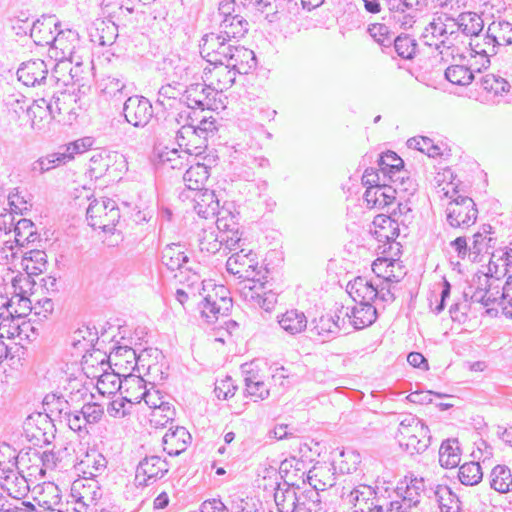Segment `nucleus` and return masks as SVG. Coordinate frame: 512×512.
<instances>
[{
    "instance_id": "obj_48",
    "label": "nucleus",
    "mask_w": 512,
    "mask_h": 512,
    "mask_svg": "<svg viewBox=\"0 0 512 512\" xmlns=\"http://www.w3.org/2000/svg\"><path fill=\"white\" fill-rule=\"evenodd\" d=\"M124 380L122 381L119 374L104 373L102 374L97 383V388L102 394H113L120 391L123 394Z\"/></svg>"
},
{
    "instance_id": "obj_30",
    "label": "nucleus",
    "mask_w": 512,
    "mask_h": 512,
    "mask_svg": "<svg viewBox=\"0 0 512 512\" xmlns=\"http://www.w3.org/2000/svg\"><path fill=\"white\" fill-rule=\"evenodd\" d=\"M47 265L46 253L38 249L26 251L21 260V266L28 275H38L44 272Z\"/></svg>"
},
{
    "instance_id": "obj_28",
    "label": "nucleus",
    "mask_w": 512,
    "mask_h": 512,
    "mask_svg": "<svg viewBox=\"0 0 512 512\" xmlns=\"http://www.w3.org/2000/svg\"><path fill=\"white\" fill-rule=\"evenodd\" d=\"M161 262L169 270L182 269L188 262V256L180 244L172 243L166 245L161 252Z\"/></svg>"
},
{
    "instance_id": "obj_63",
    "label": "nucleus",
    "mask_w": 512,
    "mask_h": 512,
    "mask_svg": "<svg viewBox=\"0 0 512 512\" xmlns=\"http://www.w3.org/2000/svg\"><path fill=\"white\" fill-rule=\"evenodd\" d=\"M464 296V301L453 304L449 310L452 320L459 323H464L467 320L471 308V303L467 300L468 293H465Z\"/></svg>"
},
{
    "instance_id": "obj_1",
    "label": "nucleus",
    "mask_w": 512,
    "mask_h": 512,
    "mask_svg": "<svg viewBox=\"0 0 512 512\" xmlns=\"http://www.w3.org/2000/svg\"><path fill=\"white\" fill-rule=\"evenodd\" d=\"M334 473L327 466L313 467L307 474V482L311 486L297 494L293 512H319L322 509V501L319 491L333 487L336 482Z\"/></svg>"
},
{
    "instance_id": "obj_39",
    "label": "nucleus",
    "mask_w": 512,
    "mask_h": 512,
    "mask_svg": "<svg viewBox=\"0 0 512 512\" xmlns=\"http://www.w3.org/2000/svg\"><path fill=\"white\" fill-rule=\"evenodd\" d=\"M278 322L281 328L291 335L302 332L307 325L304 313L297 310L286 311Z\"/></svg>"
},
{
    "instance_id": "obj_11",
    "label": "nucleus",
    "mask_w": 512,
    "mask_h": 512,
    "mask_svg": "<svg viewBox=\"0 0 512 512\" xmlns=\"http://www.w3.org/2000/svg\"><path fill=\"white\" fill-rule=\"evenodd\" d=\"M225 36L218 32L205 34L200 44V53L208 64L226 62L232 45Z\"/></svg>"
},
{
    "instance_id": "obj_33",
    "label": "nucleus",
    "mask_w": 512,
    "mask_h": 512,
    "mask_svg": "<svg viewBox=\"0 0 512 512\" xmlns=\"http://www.w3.org/2000/svg\"><path fill=\"white\" fill-rule=\"evenodd\" d=\"M70 160L71 154L65 151L51 153L34 161L31 164V171L33 173L43 174L62 164H66Z\"/></svg>"
},
{
    "instance_id": "obj_27",
    "label": "nucleus",
    "mask_w": 512,
    "mask_h": 512,
    "mask_svg": "<svg viewBox=\"0 0 512 512\" xmlns=\"http://www.w3.org/2000/svg\"><path fill=\"white\" fill-rule=\"evenodd\" d=\"M209 169L203 163L191 165L183 175L186 187L190 190L201 191L210 176Z\"/></svg>"
},
{
    "instance_id": "obj_20",
    "label": "nucleus",
    "mask_w": 512,
    "mask_h": 512,
    "mask_svg": "<svg viewBox=\"0 0 512 512\" xmlns=\"http://www.w3.org/2000/svg\"><path fill=\"white\" fill-rule=\"evenodd\" d=\"M446 20L451 22L450 34L461 31L466 36H478L484 28V22L480 15L475 12H463L457 18L444 14Z\"/></svg>"
},
{
    "instance_id": "obj_6",
    "label": "nucleus",
    "mask_w": 512,
    "mask_h": 512,
    "mask_svg": "<svg viewBox=\"0 0 512 512\" xmlns=\"http://www.w3.org/2000/svg\"><path fill=\"white\" fill-rule=\"evenodd\" d=\"M59 25L54 15H43L31 25L30 37L36 45H49L56 49H63L62 41L64 32L58 31Z\"/></svg>"
},
{
    "instance_id": "obj_60",
    "label": "nucleus",
    "mask_w": 512,
    "mask_h": 512,
    "mask_svg": "<svg viewBox=\"0 0 512 512\" xmlns=\"http://www.w3.org/2000/svg\"><path fill=\"white\" fill-rule=\"evenodd\" d=\"M500 306L502 313L512 319V275L508 276L500 295Z\"/></svg>"
},
{
    "instance_id": "obj_41",
    "label": "nucleus",
    "mask_w": 512,
    "mask_h": 512,
    "mask_svg": "<svg viewBox=\"0 0 512 512\" xmlns=\"http://www.w3.org/2000/svg\"><path fill=\"white\" fill-rule=\"evenodd\" d=\"M107 465L106 458L95 451L87 453L86 457L79 463V469L89 477H96L101 474Z\"/></svg>"
},
{
    "instance_id": "obj_40",
    "label": "nucleus",
    "mask_w": 512,
    "mask_h": 512,
    "mask_svg": "<svg viewBox=\"0 0 512 512\" xmlns=\"http://www.w3.org/2000/svg\"><path fill=\"white\" fill-rule=\"evenodd\" d=\"M429 432V428L420 419L413 415H406L398 427V440L414 434H419L420 438H423L425 433Z\"/></svg>"
},
{
    "instance_id": "obj_15",
    "label": "nucleus",
    "mask_w": 512,
    "mask_h": 512,
    "mask_svg": "<svg viewBox=\"0 0 512 512\" xmlns=\"http://www.w3.org/2000/svg\"><path fill=\"white\" fill-rule=\"evenodd\" d=\"M43 406L45 408L46 414H38V418L40 419L42 425L48 427L52 426L51 421L48 420V418L52 420V417H54L59 421H64L72 411L69 401L65 399L64 396L54 393L47 394L44 397Z\"/></svg>"
},
{
    "instance_id": "obj_31",
    "label": "nucleus",
    "mask_w": 512,
    "mask_h": 512,
    "mask_svg": "<svg viewBox=\"0 0 512 512\" xmlns=\"http://www.w3.org/2000/svg\"><path fill=\"white\" fill-rule=\"evenodd\" d=\"M487 39L489 44L492 43V50L495 44H512V24L506 21L492 22L487 29Z\"/></svg>"
},
{
    "instance_id": "obj_7",
    "label": "nucleus",
    "mask_w": 512,
    "mask_h": 512,
    "mask_svg": "<svg viewBox=\"0 0 512 512\" xmlns=\"http://www.w3.org/2000/svg\"><path fill=\"white\" fill-rule=\"evenodd\" d=\"M340 496L345 503L353 506L355 512H383L382 506L378 504L375 489L369 485L343 487Z\"/></svg>"
},
{
    "instance_id": "obj_47",
    "label": "nucleus",
    "mask_w": 512,
    "mask_h": 512,
    "mask_svg": "<svg viewBox=\"0 0 512 512\" xmlns=\"http://www.w3.org/2000/svg\"><path fill=\"white\" fill-rule=\"evenodd\" d=\"M102 92L106 97L113 98L117 102H121L129 97L126 83L123 80L114 77L107 78L104 87L102 88Z\"/></svg>"
},
{
    "instance_id": "obj_32",
    "label": "nucleus",
    "mask_w": 512,
    "mask_h": 512,
    "mask_svg": "<svg viewBox=\"0 0 512 512\" xmlns=\"http://www.w3.org/2000/svg\"><path fill=\"white\" fill-rule=\"evenodd\" d=\"M461 461L459 442L457 439H447L439 449V463L444 468H454Z\"/></svg>"
},
{
    "instance_id": "obj_45",
    "label": "nucleus",
    "mask_w": 512,
    "mask_h": 512,
    "mask_svg": "<svg viewBox=\"0 0 512 512\" xmlns=\"http://www.w3.org/2000/svg\"><path fill=\"white\" fill-rule=\"evenodd\" d=\"M133 396H119L113 399L107 407L108 414L114 418H123L129 415L133 405L137 404V400H133Z\"/></svg>"
},
{
    "instance_id": "obj_57",
    "label": "nucleus",
    "mask_w": 512,
    "mask_h": 512,
    "mask_svg": "<svg viewBox=\"0 0 512 512\" xmlns=\"http://www.w3.org/2000/svg\"><path fill=\"white\" fill-rule=\"evenodd\" d=\"M181 94V89L167 84L162 86L158 91V98L156 100V104L166 108L165 101H172L173 104H169L170 107H173L174 104H181V100H177L178 96Z\"/></svg>"
},
{
    "instance_id": "obj_10",
    "label": "nucleus",
    "mask_w": 512,
    "mask_h": 512,
    "mask_svg": "<svg viewBox=\"0 0 512 512\" xmlns=\"http://www.w3.org/2000/svg\"><path fill=\"white\" fill-rule=\"evenodd\" d=\"M226 268L230 274L237 275L239 279H242L239 283L240 287L248 280H257V276L261 274V271L257 270L256 254L251 250L246 252L245 249H241L231 255L226 262Z\"/></svg>"
},
{
    "instance_id": "obj_14",
    "label": "nucleus",
    "mask_w": 512,
    "mask_h": 512,
    "mask_svg": "<svg viewBox=\"0 0 512 512\" xmlns=\"http://www.w3.org/2000/svg\"><path fill=\"white\" fill-rule=\"evenodd\" d=\"M218 290L215 296L210 294L205 296L200 304L202 316L209 323L217 320L219 316L228 315L232 308V299L225 295L226 289L224 286H220Z\"/></svg>"
},
{
    "instance_id": "obj_2",
    "label": "nucleus",
    "mask_w": 512,
    "mask_h": 512,
    "mask_svg": "<svg viewBox=\"0 0 512 512\" xmlns=\"http://www.w3.org/2000/svg\"><path fill=\"white\" fill-rule=\"evenodd\" d=\"M162 125L164 129L176 132L177 144L181 149H184V154L199 155L205 150L203 140L197 138L194 119L190 112H168Z\"/></svg>"
},
{
    "instance_id": "obj_19",
    "label": "nucleus",
    "mask_w": 512,
    "mask_h": 512,
    "mask_svg": "<svg viewBox=\"0 0 512 512\" xmlns=\"http://www.w3.org/2000/svg\"><path fill=\"white\" fill-rule=\"evenodd\" d=\"M48 69L41 59L30 60L22 63L17 70V77L26 86L35 87L46 83Z\"/></svg>"
},
{
    "instance_id": "obj_58",
    "label": "nucleus",
    "mask_w": 512,
    "mask_h": 512,
    "mask_svg": "<svg viewBox=\"0 0 512 512\" xmlns=\"http://www.w3.org/2000/svg\"><path fill=\"white\" fill-rule=\"evenodd\" d=\"M371 37L381 46L389 47L392 44V36L389 28L385 24L374 23L368 28Z\"/></svg>"
},
{
    "instance_id": "obj_5",
    "label": "nucleus",
    "mask_w": 512,
    "mask_h": 512,
    "mask_svg": "<svg viewBox=\"0 0 512 512\" xmlns=\"http://www.w3.org/2000/svg\"><path fill=\"white\" fill-rule=\"evenodd\" d=\"M233 2H221L219 4L217 21L218 33L229 41L240 39L249 30L248 21L240 14H236Z\"/></svg>"
},
{
    "instance_id": "obj_25",
    "label": "nucleus",
    "mask_w": 512,
    "mask_h": 512,
    "mask_svg": "<svg viewBox=\"0 0 512 512\" xmlns=\"http://www.w3.org/2000/svg\"><path fill=\"white\" fill-rule=\"evenodd\" d=\"M387 213H389V215L377 216L374 223L378 220H382L389 226H393L394 222H400L401 225L407 229L414 219V213L409 199H405L404 201L399 200L396 207H388Z\"/></svg>"
},
{
    "instance_id": "obj_35",
    "label": "nucleus",
    "mask_w": 512,
    "mask_h": 512,
    "mask_svg": "<svg viewBox=\"0 0 512 512\" xmlns=\"http://www.w3.org/2000/svg\"><path fill=\"white\" fill-rule=\"evenodd\" d=\"M198 245L201 252L215 254L223 246L222 239L213 225L202 228L198 234Z\"/></svg>"
},
{
    "instance_id": "obj_37",
    "label": "nucleus",
    "mask_w": 512,
    "mask_h": 512,
    "mask_svg": "<svg viewBox=\"0 0 512 512\" xmlns=\"http://www.w3.org/2000/svg\"><path fill=\"white\" fill-rule=\"evenodd\" d=\"M189 154H184V149H169L166 147L159 153V163L164 170H182L186 166Z\"/></svg>"
},
{
    "instance_id": "obj_22",
    "label": "nucleus",
    "mask_w": 512,
    "mask_h": 512,
    "mask_svg": "<svg viewBox=\"0 0 512 512\" xmlns=\"http://www.w3.org/2000/svg\"><path fill=\"white\" fill-rule=\"evenodd\" d=\"M191 440L192 437L185 427H170L162 438L163 449L170 456H178L187 449Z\"/></svg>"
},
{
    "instance_id": "obj_36",
    "label": "nucleus",
    "mask_w": 512,
    "mask_h": 512,
    "mask_svg": "<svg viewBox=\"0 0 512 512\" xmlns=\"http://www.w3.org/2000/svg\"><path fill=\"white\" fill-rule=\"evenodd\" d=\"M490 486L499 493L512 490V472L505 465H496L490 474Z\"/></svg>"
},
{
    "instance_id": "obj_52",
    "label": "nucleus",
    "mask_w": 512,
    "mask_h": 512,
    "mask_svg": "<svg viewBox=\"0 0 512 512\" xmlns=\"http://www.w3.org/2000/svg\"><path fill=\"white\" fill-rule=\"evenodd\" d=\"M392 43L394 44V49L398 56L403 59L413 58L416 52L417 43L409 35H399L392 39Z\"/></svg>"
},
{
    "instance_id": "obj_64",
    "label": "nucleus",
    "mask_w": 512,
    "mask_h": 512,
    "mask_svg": "<svg viewBox=\"0 0 512 512\" xmlns=\"http://www.w3.org/2000/svg\"><path fill=\"white\" fill-rule=\"evenodd\" d=\"M123 389V393H126L125 396L139 395L146 389V383L142 377L131 375L124 379Z\"/></svg>"
},
{
    "instance_id": "obj_61",
    "label": "nucleus",
    "mask_w": 512,
    "mask_h": 512,
    "mask_svg": "<svg viewBox=\"0 0 512 512\" xmlns=\"http://www.w3.org/2000/svg\"><path fill=\"white\" fill-rule=\"evenodd\" d=\"M79 411L90 426L98 423L104 414L102 406L98 403H85Z\"/></svg>"
},
{
    "instance_id": "obj_17",
    "label": "nucleus",
    "mask_w": 512,
    "mask_h": 512,
    "mask_svg": "<svg viewBox=\"0 0 512 512\" xmlns=\"http://www.w3.org/2000/svg\"><path fill=\"white\" fill-rule=\"evenodd\" d=\"M396 199L395 190L386 182H383L382 185L367 187L364 193V200L368 208L386 210V212L388 207L394 206Z\"/></svg>"
},
{
    "instance_id": "obj_23",
    "label": "nucleus",
    "mask_w": 512,
    "mask_h": 512,
    "mask_svg": "<svg viewBox=\"0 0 512 512\" xmlns=\"http://www.w3.org/2000/svg\"><path fill=\"white\" fill-rule=\"evenodd\" d=\"M347 292L356 304H372L377 298L376 281L356 277L348 283Z\"/></svg>"
},
{
    "instance_id": "obj_18",
    "label": "nucleus",
    "mask_w": 512,
    "mask_h": 512,
    "mask_svg": "<svg viewBox=\"0 0 512 512\" xmlns=\"http://www.w3.org/2000/svg\"><path fill=\"white\" fill-rule=\"evenodd\" d=\"M340 313L347 316L349 324L355 330L368 327L377 319V310L372 304H356L352 308L342 306Z\"/></svg>"
},
{
    "instance_id": "obj_24",
    "label": "nucleus",
    "mask_w": 512,
    "mask_h": 512,
    "mask_svg": "<svg viewBox=\"0 0 512 512\" xmlns=\"http://www.w3.org/2000/svg\"><path fill=\"white\" fill-rule=\"evenodd\" d=\"M226 62L239 74H248L257 65L256 56L252 50L235 45H232Z\"/></svg>"
},
{
    "instance_id": "obj_16",
    "label": "nucleus",
    "mask_w": 512,
    "mask_h": 512,
    "mask_svg": "<svg viewBox=\"0 0 512 512\" xmlns=\"http://www.w3.org/2000/svg\"><path fill=\"white\" fill-rule=\"evenodd\" d=\"M133 400H137V404L144 401L145 404L152 409L150 414V422L152 424H162L158 419L159 411L166 412V419H173L175 410L171 407L169 402L163 400L160 391L144 389L139 395L133 396Z\"/></svg>"
},
{
    "instance_id": "obj_34",
    "label": "nucleus",
    "mask_w": 512,
    "mask_h": 512,
    "mask_svg": "<svg viewBox=\"0 0 512 512\" xmlns=\"http://www.w3.org/2000/svg\"><path fill=\"white\" fill-rule=\"evenodd\" d=\"M394 268L401 270V265L398 261L388 258L376 259L372 264V270L377 276L376 282H379V280L399 282L401 275L394 274Z\"/></svg>"
},
{
    "instance_id": "obj_21",
    "label": "nucleus",
    "mask_w": 512,
    "mask_h": 512,
    "mask_svg": "<svg viewBox=\"0 0 512 512\" xmlns=\"http://www.w3.org/2000/svg\"><path fill=\"white\" fill-rule=\"evenodd\" d=\"M27 115L31 120V127L36 131H44L54 119L53 103L45 98L34 100L27 108Z\"/></svg>"
},
{
    "instance_id": "obj_8",
    "label": "nucleus",
    "mask_w": 512,
    "mask_h": 512,
    "mask_svg": "<svg viewBox=\"0 0 512 512\" xmlns=\"http://www.w3.org/2000/svg\"><path fill=\"white\" fill-rule=\"evenodd\" d=\"M242 298L255 307L271 311L277 303V295L267 288V282L258 277L257 280H248L239 287Z\"/></svg>"
},
{
    "instance_id": "obj_29",
    "label": "nucleus",
    "mask_w": 512,
    "mask_h": 512,
    "mask_svg": "<svg viewBox=\"0 0 512 512\" xmlns=\"http://www.w3.org/2000/svg\"><path fill=\"white\" fill-rule=\"evenodd\" d=\"M25 291L21 289L19 293H15L11 299L5 301L2 307L6 309L7 318L18 317L22 318L27 316L32 310V302L25 295Z\"/></svg>"
},
{
    "instance_id": "obj_51",
    "label": "nucleus",
    "mask_w": 512,
    "mask_h": 512,
    "mask_svg": "<svg viewBox=\"0 0 512 512\" xmlns=\"http://www.w3.org/2000/svg\"><path fill=\"white\" fill-rule=\"evenodd\" d=\"M395 190V196L404 194L403 197L413 195L417 191V183L409 176L408 171L399 172L394 181L389 183Z\"/></svg>"
},
{
    "instance_id": "obj_9",
    "label": "nucleus",
    "mask_w": 512,
    "mask_h": 512,
    "mask_svg": "<svg viewBox=\"0 0 512 512\" xmlns=\"http://www.w3.org/2000/svg\"><path fill=\"white\" fill-rule=\"evenodd\" d=\"M122 114L127 123L136 128H144L152 119L154 110L146 97L133 95L125 99Z\"/></svg>"
},
{
    "instance_id": "obj_44",
    "label": "nucleus",
    "mask_w": 512,
    "mask_h": 512,
    "mask_svg": "<svg viewBox=\"0 0 512 512\" xmlns=\"http://www.w3.org/2000/svg\"><path fill=\"white\" fill-rule=\"evenodd\" d=\"M482 477V469L478 462H468L459 468L458 478L464 485H476L482 480Z\"/></svg>"
},
{
    "instance_id": "obj_38",
    "label": "nucleus",
    "mask_w": 512,
    "mask_h": 512,
    "mask_svg": "<svg viewBox=\"0 0 512 512\" xmlns=\"http://www.w3.org/2000/svg\"><path fill=\"white\" fill-rule=\"evenodd\" d=\"M247 367V364L242 366L247 394L260 400L266 399L269 396V389L258 374L248 370Z\"/></svg>"
},
{
    "instance_id": "obj_4",
    "label": "nucleus",
    "mask_w": 512,
    "mask_h": 512,
    "mask_svg": "<svg viewBox=\"0 0 512 512\" xmlns=\"http://www.w3.org/2000/svg\"><path fill=\"white\" fill-rule=\"evenodd\" d=\"M452 199L446 208L447 223L453 228H468L473 225L478 216V210L473 199L467 196L458 195L453 191Z\"/></svg>"
},
{
    "instance_id": "obj_13",
    "label": "nucleus",
    "mask_w": 512,
    "mask_h": 512,
    "mask_svg": "<svg viewBox=\"0 0 512 512\" xmlns=\"http://www.w3.org/2000/svg\"><path fill=\"white\" fill-rule=\"evenodd\" d=\"M169 471V464L159 456H146L136 468L135 481L140 486H148L163 478Z\"/></svg>"
},
{
    "instance_id": "obj_54",
    "label": "nucleus",
    "mask_w": 512,
    "mask_h": 512,
    "mask_svg": "<svg viewBox=\"0 0 512 512\" xmlns=\"http://www.w3.org/2000/svg\"><path fill=\"white\" fill-rule=\"evenodd\" d=\"M64 422L71 430L77 432L81 437H85L89 434L90 425L86 422V418L82 417L79 410H72Z\"/></svg>"
},
{
    "instance_id": "obj_56",
    "label": "nucleus",
    "mask_w": 512,
    "mask_h": 512,
    "mask_svg": "<svg viewBox=\"0 0 512 512\" xmlns=\"http://www.w3.org/2000/svg\"><path fill=\"white\" fill-rule=\"evenodd\" d=\"M274 498L280 512H293V506L297 500L295 490L288 488L284 491H277Z\"/></svg>"
},
{
    "instance_id": "obj_62",
    "label": "nucleus",
    "mask_w": 512,
    "mask_h": 512,
    "mask_svg": "<svg viewBox=\"0 0 512 512\" xmlns=\"http://www.w3.org/2000/svg\"><path fill=\"white\" fill-rule=\"evenodd\" d=\"M239 223L235 220V217L231 214L221 216L217 218L214 229H217V233L220 238L225 237L229 232H233L234 229H238Z\"/></svg>"
},
{
    "instance_id": "obj_49",
    "label": "nucleus",
    "mask_w": 512,
    "mask_h": 512,
    "mask_svg": "<svg viewBox=\"0 0 512 512\" xmlns=\"http://www.w3.org/2000/svg\"><path fill=\"white\" fill-rule=\"evenodd\" d=\"M431 436L425 433V436L420 438L419 434L399 439V444L409 454H419L424 452L430 445Z\"/></svg>"
},
{
    "instance_id": "obj_46",
    "label": "nucleus",
    "mask_w": 512,
    "mask_h": 512,
    "mask_svg": "<svg viewBox=\"0 0 512 512\" xmlns=\"http://www.w3.org/2000/svg\"><path fill=\"white\" fill-rule=\"evenodd\" d=\"M15 241L18 245L23 246L25 242H34L37 234L34 231V224L29 219H20L14 226Z\"/></svg>"
},
{
    "instance_id": "obj_59",
    "label": "nucleus",
    "mask_w": 512,
    "mask_h": 512,
    "mask_svg": "<svg viewBox=\"0 0 512 512\" xmlns=\"http://www.w3.org/2000/svg\"><path fill=\"white\" fill-rule=\"evenodd\" d=\"M204 198H207L209 200L208 205H204L200 201L196 202V205L194 207L196 213L207 219L210 216H214L217 213V210L219 208V202L215 199V195L213 192H204Z\"/></svg>"
},
{
    "instance_id": "obj_53",
    "label": "nucleus",
    "mask_w": 512,
    "mask_h": 512,
    "mask_svg": "<svg viewBox=\"0 0 512 512\" xmlns=\"http://www.w3.org/2000/svg\"><path fill=\"white\" fill-rule=\"evenodd\" d=\"M250 6H253L260 13L265 14L269 22L278 20L280 8L278 0H253Z\"/></svg>"
},
{
    "instance_id": "obj_42",
    "label": "nucleus",
    "mask_w": 512,
    "mask_h": 512,
    "mask_svg": "<svg viewBox=\"0 0 512 512\" xmlns=\"http://www.w3.org/2000/svg\"><path fill=\"white\" fill-rule=\"evenodd\" d=\"M441 512H459L460 500L448 486L439 485L435 491Z\"/></svg>"
},
{
    "instance_id": "obj_50",
    "label": "nucleus",
    "mask_w": 512,
    "mask_h": 512,
    "mask_svg": "<svg viewBox=\"0 0 512 512\" xmlns=\"http://www.w3.org/2000/svg\"><path fill=\"white\" fill-rule=\"evenodd\" d=\"M480 84L484 90L492 92L495 95H503L510 90L509 82L506 79L494 74H487L482 76Z\"/></svg>"
},
{
    "instance_id": "obj_55",
    "label": "nucleus",
    "mask_w": 512,
    "mask_h": 512,
    "mask_svg": "<svg viewBox=\"0 0 512 512\" xmlns=\"http://www.w3.org/2000/svg\"><path fill=\"white\" fill-rule=\"evenodd\" d=\"M194 128L195 132H197V138L203 140L206 149L208 139L213 137L217 132L215 119L212 117H203L198 124H194Z\"/></svg>"
},
{
    "instance_id": "obj_12",
    "label": "nucleus",
    "mask_w": 512,
    "mask_h": 512,
    "mask_svg": "<svg viewBox=\"0 0 512 512\" xmlns=\"http://www.w3.org/2000/svg\"><path fill=\"white\" fill-rule=\"evenodd\" d=\"M236 74L228 62L210 63L203 69L202 79L209 88L223 92L234 84Z\"/></svg>"
},
{
    "instance_id": "obj_43",
    "label": "nucleus",
    "mask_w": 512,
    "mask_h": 512,
    "mask_svg": "<svg viewBox=\"0 0 512 512\" xmlns=\"http://www.w3.org/2000/svg\"><path fill=\"white\" fill-rule=\"evenodd\" d=\"M445 78L455 85H469L473 79V72L463 65H451L445 70Z\"/></svg>"
},
{
    "instance_id": "obj_3",
    "label": "nucleus",
    "mask_w": 512,
    "mask_h": 512,
    "mask_svg": "<svg viewBox=\"0 0 512 512\" xmlns=\"http://www.w3.org/2000/svg\"><path fill=\"white\" fill-rule=\"evenodd\" d=\"M86 216L91 227L110 232L119 222L120 209L112 199H94L87 208Z\"/></svg>"
},
{
    "instance_id": "obj_26",
    "label": "nucleus",
    "mask_w": 512,
    "mask_h": 512,
    "mask_svg": "<svg viewBox=\"0 0 512 512\" xmlns=\"http://www.w3.org/2000/svg\"><path fill=\"white\" fill-rule=\"evenodd\" d=\"M424 490L423 479L411 478L410 482L407 483L403 493L402 502H391V511L393 509L401 510L417 506L420 502L421 492Z\"/></svg>"
}]
</instances>
